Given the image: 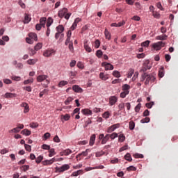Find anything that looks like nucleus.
<instances>
[{
    "instance_id": "f257e3e1",
    "label": "nucleus",
    "mask_w": 178,
    "mask_h": 178,
    "mask_svg": "<svg viewBox=\"0 0 178 178\" xmlns=\"http://www.w3.org/2000/svg\"><path fill=\"white\" fill-rule=\"evenodd\" d=\"M145 86H148L149 84V81H152L154 83L155 80H156V78L154 76V74H147L145 73Z\"/></svg>"
},
{
    "instance_id": "f03ea898",
    "label": "nucleus",
    "mask_w": 178,
    "mask_h": 178,
    "mask_svg": "<svg viewBox=\"0 0 178 178\" xmlns=\"http://www.w3.org/2000/svg\"><path fill=\"white\" fill-rule=\"evenodd\" d=\"M163 47H165L163 42H158L152 44V48H154L155 51H160V49H162Z\"/></svg>"
},
{
    "instance_id": "7ed1b4c3",
    "label": "nucleus",
    "mask_w": 178,
    "mask_h": 178,
    "mask_svg": "<svg viewBox=\"0 0 178 178\" xmlns=\"http://www.w3.org/2000/svg\"><path fill=\"white\" fill-rule=\"evenodd\" d=\"M83 47L86 52H92V49L90 47V42H88V40L86 39L83 41Z\"/></svg>"
},
{
    "instance_id": "20e7f679",
    "label": "nucleus",
    "mask_w": 178,
    "mask_h": 178,
    "mask_svg": "<svg viewBox=\"0 0 178 178\" xmlns=\"http://www.w3.org/2000/svg\"><path fill=\"white\" fill-rule=\"evenodd\" d=\"M102 66L105 67V70H113V65L109 63L103 62Z\"/></svg>"
},
{
    "instance_id": "39448f33",
    "label": "nucleus",
    "mask_w": 178,
    "mask_h": 178,
    "mask_svg": "<svg viewBox=\"0 0 178 178\" xmlns=\"http://www.w3.org/2000/svg\"><path fill=\"white\" fill-rule=\"evenodd\" d=\"M54 54L55 50L54 49L45 50L43 53V56H44L46 58H49V56H52Z\"/></svg>"
},
{
    "instance_id": "423d86ee",
    "label": "nucleus",
    "mask_w": 178,
    "mask_h": 178,
    "mask_svg": "<svg viewBox=\"0 0 178 178\" xmlns=\"http://www.w3.org/2000/svg\"><path fill=\"white\" fill-rule=\"evenodd\" d=\"M67 12L68 10L66 8H63L62 10H60L58 11V17H60V19L63 18Z\"/></svg>"
},
{
    "instance_id": "0eeeda50",
    "label": "nucleus",
    "mask_w": 178,
    "mask_h": 178,
    "mask_svg": "<svg viewBox=\"0 0 178 178\" xmlns=\"http://www.w3.org/2000/svg\"><path fill=\"white\" fill-rule=\"evenodd\" d=\"M70 169V166L68 164L63 165L61 167L58 168V172H65V170H69Z\"/></svg>"
},
{
    "instance_id": "6e6552de",
    "label": "nucleus",
    "mask_w": 178,
    "mask_h": 178,
    "mask_svg": "<svg viewBox=\"0 0 178 178\" xmlns=\"http://www.w3.org/2000/svg\"><path fill=\"white\" fill-rule=\"evenodd\" d=\"M117 102H118V97H116L115 96L110 97L109 104L111 106H113V105H115Z\"/></svg>"
},
{
    "instance_id": "1a4fd4ad",
    "label": "nucleus",
    "mask_w": 178,
    "mask_h": 178,
    "mask_svg": "<svg viewBox=\"0 0 178 178\" xmlns=\"http://www.w3.org/2000/svg\"><path fill=\"white\" fill-rule=\"evenodd\" d=\"M21 106L22 108H24V113H27L30 111V108L29 107V104L26 102H24V103L21 104Z\"/></svg>"
},
{
    "instance_id": "9d476101",
    "label": "nucleus",
    "mask_w": 178,
    "mask_h": 178,
    "mask_svg": "<svg viewBox=\"0 0 178 178\" xmlns=\"http://www.w3.org/2000/svg\"><path fill=\"white\" fill-rule=\"evenodd\" d=\"M72 90H73V91H74V92H79V93L83 92V88H80V86H79L77 85L73 86Z\"/></svg>"
},
{
    "instance_id": "9b49d317",
    "label": "nucleus",
    "mask_w": 178,
    "mask_h": 178,
    "mask_svg": "<svg viewBox=\"0 0 178 178\" xmlns=\"http://www.w3.org/2000/svg\"><path fill=\"white\" fill-rule=\"evenodd\" d=\"M47 79H48L47 75H39L37 77V81H38V83H41L44 81V80H47Z\"/></svg>"
},
{
    "instance_id": "f8f14e48",
    "label": "nucleus",
    "mask_w": 178,
    "mask_h": 178,
    "mask_svg": "<svg viewBox=\"0 0 178 178\" xmlns=\"http://www.w3.org/2000/svg\"><path fill=\"white\" fill-rule=\"evenodd\" d=\"M109 75L108 74H104V72H100L99 74V79H101L102 80H104V81L108 80V79H109Z\"/></svg>"
},
{
    "instance_id": "ddd939ff",
    "label": "nucleus",
    "mask_w": 178,
    "mask_h": 178,
    "mask_svg": "<svg viewBox=\"0 0 178 178\" xmlns=\"http://www.w3.org/2000/svg\"><path fill=\"white\" fill-rule=\"evenodd\" d=\"M143 67H145V69H147V70H149V69H151V67H152L151 64H149V61L148 60H145L143 63Z\"/></svg>"
},
{
    "instance_id": "4468645a",
    "label": "nucleus",
    "mask_w": 178,
    "mask_h": 178,
    "mask_svg": "<svg viewBox=\"0 0 178 178\" xmlns=\"http://www.w3.org/2000/svg\"><path fill=\"white\" fill-rule=\"evenodd\" d=\"M5 98H16L17 97V95L16 93H10V92H6L4 95Z\"/></svg>"
},
{
    "instance_id": "2eb2a0df",
    "label": "nucleus",
    "mask_w": 178,
    "mask_h": 178,
    "mask_svg": "<svg viewBox=\"0 0 178 178\" xmlns=\"http://www.w3.org/2000/svg\"><path fill=\"white\" fill-rule=\"evenodd\" d=\"M95 138H96L95 134H92L90 138L89 145L90 146L94 145V144L95 143Z\"/></svg>"
},
{
    "instance_id": "dca6fc26",
    "label": "nucleus",
    "mask_w": 178,
    "mask_h": 178,
    "mask_svg": "<svg viewBox=\"0 0 178 178\" xmlns=\"http://www.w3.org/2000/svg\"><path fill=\"white\" fill-rule=\"evenodd\" d=\"M110 138H111V134H106L104 136V139L102 140L101 144L102 145L106 144V143H108Z\"/></svg>"
},
{
    "instance_id": "f3484780",
    "label": "nucleus",
    "mask_w": 178,
    "mask_h": 178,
    "mask_svg": "<svg viewBox=\"0 0 178 178\" xmlns=\"http://www.w3.org/2000/svg\"><path fill=\"white\" fill-rule=\"evenodd\" d=\"M30 22H31V15L29 14H25L24 23L27 24L30 23Z\"/></svg>"
},
{
    "instance_id": "a211bd4d",
    "label": "nucleus",
    "mask_w": 178,
    "mask_h": 178,
    "mask_svg": "<svg viewBox=\"0 0 178 178\" xmlns=\"http://www.w3.org/2000/svg\"><path fill=\"white\" fill-rule=\"evenodd\" d=\"M29 38L31 40H34V41H38V37L37 36V35L34 33H30L29 34Z\"/></svg>"
},
{
    "instance_id": "6ab92c4d",
    "label": "nucleus",
    "mask_w": 178,
    "mask_h": 178,
    "mask_svg": "<svg viewBox=\"0 0 178 178\" xmlns=\"http://www.w3.org/2000/svg\"><path fill=\"white\" fill-rule=\"evenodd\" d=\"M57 33L62 34L63 31H65V27L63 25H59L56 28Z\"/></svg>"
},
{
    "instance_id": "aec40b11",
    "label": "nucleus",
    "mask_w": 178,
    "mask_h": 178,
    "mask_svg": "<svg viewBox=\"0 0 178 178\" xmlns=\"http://www.w3.org/2000/svg\"><path fill=\"white\" fill-rule=\"evenodd\" d=\"M81 112L83 115H92V111L88 108H84L81 110Z\"/></svg>"
},
{
    "instance_id": "412c9836",
    "label": "nucleus",
    "mask_w": 178,
    "mask_h": 178,
    "mask_svg": "<svg viewBox=\"0 0 178 178\" xmlns=\"http://www.w3.org/2000/svg\"><path fill=\"white\" fill-rule=\"evenodd\" d=\"M47 23V17H42L40 19V24L42 27H45V24Z\"/></svg>"
},
{
    "instance_id": "4be33fe9",
    "label": "nucleus",
    "mask_w": 178,
    "mask_h": 178,
    "mask_svg": "<svg viewBox=\"0 0 178 178\" xmlns=\"http://www.w3.org/2000/svg\"><path fill=\"white\" fill-rule=\"evenodd\" d=\"M168 35H161L156 37V40H160L161 41H165V40H167Z\"/></svg>"
},
{
    "instance_id": "5701e85b",
    "label": "nucleus",
    "mask_w": 178,
    "mask_h": 178,
    "mask_svg": "<svg viewBox=\"0 0 178 178\" xmlns=\"http://www.w3.org/2000/svg\"><path fill=\"white\" fill-rule=\"evenodd\" d=\"M38 61V60L37 58H34V59H29L26 62L28 65H35V63H37Z\"/></svg>"
},
{
    "instance_id": "b1692460",
    "label": "nucleus",
    "mask_w": 178,
    "mask_h": 178,
    "mask_svg": "<svg viewBox=\"0 0 178 178\" xmlns=\"http://www.w3.org/2000/svg\"><path fill=\"white\" fill-rule=\"evenodd\" d=\"M130 94V91H124L122 92L120 95V98H126L127 95H129Z\"/></svg>"
},
{
    "instance_id": "393cba45",
    "label": "nucleus",
    "mask_w": 178,
    "mask_h": 178,
    "mask_svg": "<svg viewBox=\"0 0 178 178\" xmlns=\"http://www.w3.org/2000/svg\"><path fill=\"white\" fill-rule=\"evenodd\" d=\"M61 120H65L67 121L69 119H70V114H65V115H62L60 117Z\"/></svg>"
},
{
    "instance_id": "a878e982",
    "label": "nucleus",
    "mask_w": 178,
    "mask_h": 178,
    "mask_svg": "<svg viewBox=\"0 0 178 178\" xmlns=\"http://www.w3.org/2000/svg\"><path fill=\"white\" fill-rule=\"evenodd\" d=\"M72 154V150L70 149H67L64 151H63L62 156L65 155V156H67V155H70Z\"/></svg>"
},
{
    "instance_id": "bb28decb",
    "label": "nucleus",
    "mask_w": 178,
    "mask_h": 178,
    "mask_svg": "<svg viewBox=\"0 0 178 178\" xmlns=\"http://www.w3.org/2000/svg\"><path fill=\"white\" fill-rule=\"evenodd\" d=\"M21 134H23L24 136H30V134H31V131L29 129H24L21 131Z\"/></svg>"
},
{
    "instance_id": "cd10ccee",
    "label": "nucleus",
    "mask_w": 178,
    "mask_h": 178,
    "mask_svg": "<svg viewBox=\"0 0 178 178\" xmlns=\"http://www.w3.org/2000/svg\"><path fill=\"white\" fill-rule=\"evenodd\" d=\"M130 88V85L129 84H124L122 87V91H129Z\"/></svg>"
},
{
    "instance_id": "c85d7f7f",
    "label": "nucleus",
    "mask_w": 178,
    "mask_h": 178,
    "mask_svg": "<svg viewBox=\"0 0 178 178\" xmlns=\"http://www.w3.org/2000/svg\"><path fill=\"white\" fill-rule=\"evenodd\" d=\"M124 159L126 161H128V162H131V161H133V159H131V155H130V153H127L125 156H124Z\"/></svg>"
},
{
    "instance_id": "c756f323",
    "label": "nucleus",
    "mask_w": 178,
    "mask_h": 178,
    "mask_svg": "<svg viewBox=\"0 0 178 178\" xmlns=\"http://www.w3.org/2000/svg\"><path fill=\"white\" fill-rule=\"evenodd\" d=\"M79 175H83L82 170H79L72 172V176L77 177V176H79Z\"/></svg>"
},
{
    "instance_id": "7c9ffc66",
    "label": "nucleus",
    "mask_w": 178,
    "mask_h": 178,
    "mask_svg": "<svg viewBox=\"0 0 178 178\" xmlns=\"http://www.w3.org/2000/svg\"><path fill=\"white\" fill-rule=\"evenodd\" d=\"M20 169L23 172H27V170H29V169H30V165H22L20 167Z\"/></svg>"
},
{
    "instance_id": "2f4dec72",
    "label": "nucleus",
    "mask_w": 178,
    "mask_h": 178,
    "mask_svg": "<svg viewBox=\"0 0 178 178\" xmlns=\"http://www.w3.org/2000/svg\"><path fill=\"white\" fill-rule=\"evenodd\" d=\"M104 34H105V37H106V38H107V40H111L112 36L111 35V33H109V31H108V29H105Z\"/></svg>"
},
{
    "instance_id": "473e14b6",
    "label": "nucleus",
    "mask_w": 178,
    "mask_h": 178,
    "mask_svg": "<svg viewBox=\"0 0 178 178\" xmlns=\"http://www.w3.org/2000/svg\"><path fill=\"white\" fill-rule=\"evenodd\" d=\"M127 170L128 172H136V170H137V168L134 167V165H131L128 168H127Z\"/></svg>"
},
{
    "instance_id": "72a5a7b5",
    "label": "nucleus",
    "mask_w": 178,
    "mask_h": 178,
    "mask_svg": "<svg viewBox=\"0 0 178 178\" xmlns=\"http://www.w3.org/2000/svg\"><path fill=\"white\" fill-rule=\"evenodd\" d=\"M41 48H42V43L39 42L35 46L34 49L35 51H40Z\"/></svg>"
},
{
    "instance_id": "f704fd0d",
    "label": "nucleus",
    "mask_w": 178,
    "mask_h": 178,
    "mask_svg": "<svg viewBox=\"0 0 178 178\" xmlns=\"http://www.w3.org/2000/svg\"><path fill=\"white\" fill-rule=\"evenodd\" d=\"M129 126V130H134V128L136 127V123H134L133 121H130Z\"/></svg>"
},
{
    "instance_id": "c9c22d12",
    "label": "nucleus",
    "mask_w": 178,
    "mask_h": 178,
    "mask_svg": "<svg viewBox=\"0 0 178 178\" xmlns=\"http://www.w3.org/2000/svg\"><path fill=\"white\" fill-rule=\"evenodd\" d=\"M32 83H34V79H33V78L25 80L24 81V84H25V86L27 84H31Z\"/></svg>"
},
{
    "instance_id": "e433bc0d",
    "label": "nucleus",
    "mask_w": 178,
    "mask_h": 178,
    "mask_svg": "<svg viewBox=\"0 0 178 178\" xmlns=\"http://www.w3.org/2000/svg\"><path fill=\"white\" fill-rule=\"evenodd\" d=\"M49 90L48 89H44V90H43L42 92H40L39 97H40V98H42V97H44V94H48V92H49Z\"/></svg>"
},
{
    "instance_id": "4c0bfd02",
    "label": "nucleus",
    "mask_w": 178,
    "mask_h": 178,
    "mask_svg": "<svg viewBox=\"0 0 178 178\" xmlns=\"http://www.w3.org/2000/svg\"><path fill=\"white\" fill-rule=\"evenodd\" d=\"M90 151V149H87L85 152H82L81 154H78V156H81V155H83V156H87Z\"/></svg>"
},
{
    "instance_id": "58836bf2",
    "label": "nucleus",
    "mask_w": 178,
    "mask_h": 178,
    "mask_svg": "<svg viewBox=\"0 0 178 178\" xmlns=\"http://www.w3.org/2000/svg\"><path fill=\"white\" fill-rule=\"evenodd\" d=\"M151 119L148 117H146L140 120V123H149Z\"/></svg>"
},
{
    "instance_id": "ea45409f",
    "label": "nucleus",
    "mask_w": 178,
    "mask_h": 178,
    "mask_svg": "<svg viewBox=\"0 0 178 178\" xmlns=\"http://www.w3.org/2000/svg\"><path fill=\"white\" fill-rule=\"evenodd\" d=\"M54 23V19L51 17L48 18L47 22V27H51V24Z\"/></svg>"
},
{
    "instance_id": "a19ab883",
    "label": "nucleus",
    "mask_w": 178,
    "mask_h": 178,
    "mask_svg": "<svg viewBox=\"0 0 178 178\" xmlns=\"http://www.w3.org/2000/svg\"><path fill=\"white\" fill-rule=\"evenodd\" d=\"M67 83L68 82L67 81H61L58 83V87H65Z\"/></svg>"
},
{
    "instance_id": "79ce46f5",
    "label": "nucleus",
    "mask_w": 178,
    "mask_h": 178,
    "mask_svg": "<svg viewBox=\"0 0 178 178\" xmlns=\"http://www.w3.org/2000/svg\"><path fill=\"white\" fill-rule=\"evenodd\" d=\"M49 156L51 158V157H52V156H54V155H56V152H55V149H49Z\"/></svg>"
},
{
    "instance_id": "37998d69",
    "label": "nucleus",
    "mask_w": 178,
    "mask_h": 178,
    "mask_svg": "<svg viewBox=\"0 0 178 178\" xmlns=\"http://www.w3.org/2000/svg\"><path fill=\"white\" fill-rule=\"evenodd\" d=\"M42 159H44V156H39L37 157L35 162L36 163H41V161H42Z\"/></svg>"
},
{
    "instance_id": "c03bdc74",
    "label": "nucleus",
    "mask_w": 178,
    "mask_h": 178,
    "mask_svg": "<svg viewBox=\"0 0 178 178\" xmlns=\"http://www.w3.org/2000/svg\"><path fill=\"white\" fill-rule=\"evenodd\" d=\"M102 116L104 119H109L111 113H109V111H106L105 113H104Z\"/></svg>"
},
{
    "instance_id": "a18cd8bd",
    "label": "nucleus",
    "mask_w": 178,
    "mask_h": 178,
    "mask_svg": "<svg viewBox=\"0 0 178 178\" xmlns=\"http://www.w3.org/2000/svg\"><path fill=\"white\" fill-rule=\"evenodd\" d=\"M20 129L17 127L16 128H13V129L8 131V133H19Z\"/></svg>"
},
{
    "instance_id": "49530a36",
    "label": "nucleus",
    "mask_w": 178,
    "mask_h": 178,
    "mask_svg": "<svg viewBox=\"0 0 178 178\" xmlns=\"http://www.w3.org/2000/svg\"><path fill=\"white\" fill-rule=\"evenodd\" d=\"M141 109V104L139 103L138 104L136 107H135V112H136L137 113H138V112H140V110Z\"/></svg>"
},
{
    "instance_id": "de8ad7c7",
    "label": "nucleus",
    "mask_w": 178,
    "mask_h": 178,
    "mask_svg": "<svg viewBox=\"0 0 178 178\" xmlns=\"http://www.w3.org/2000/svg\"><path fill=\"white\" fill-rule=\"evenodd\" d=\"M126 140V136H124L123 134H120L118 137V140L120 141L121 143H123Z\"/></svg>"
},
{
    "instance_id": "09e8293b",
    "label": "nucleus",
    "mask_w": 178,
    "mask_h": 178,
    "mask_svg": "<svg viewBox=\"0 0 178 178\" xmlns=\"http://www.w3.org/2000/svg\"><path fill=\"white\" fill-rule=\"evenodd\" d=\"M150 42H151V41L146 40V41L141 43V47H147L149 45Z\"/></svg>"
},
{
    "instance_id": "8fccbe9b",
    "label": "nucleus",
    "mask_w": 178,
    "mask_h": 178,
    "mask_svg": "<svg viewBox=\"0 0 178 178\" xmlns=\"http://www.w3.org/2000/svg\"><path fill=\"white\" fill-rule=\"evenodd\" d=\"M30 127H31L32 129H37V127H38V123L37 122H31L29 124Z\"/></svg>"
},
{
    "instance_id": "3c124183",
    "label": "nucleus",
    "mask_w": 178,
    "mask_h": 178,
    "mask_svg": "<svg viewBox=\"0 0 178 178\" xmlns=\"http://www.w3.org/2000/svg\"><path fill=\"white\" fill-rule=\"evenodd\" d=\"M120 127V124L119 123L111 126V129H113V130H116V129H119Z\"/></svg>"
},
{
    "instance_id": "603ef678",
    "label": "nucleus",
    "mask_w": 178,
    "mask_h": 178,
    "mask_svg": "<svg viewBox=\"0 0 178 178\" xmlns=\"http://www.w3.org/2000/svg\"><path fill=\"white\" fill-rule=\"evenodd\" d=\"M113 76H114V77L119 78L120 77V72H119V71H113Z\"/></svg>"
},
{
    "instance_id": "864d4df0",
    "label": "nucleus",
    "mask_w": 178,
    "mask_h": 178,
    "mask_svg": "<svg viewBox=\"0 0 178 178\" xmlns=\"http://www.w3.org/2000/svg\"><path fill=\"white\" fill-rule=\"evenodd\" d=\"M42 163L44 166H47V165H52V161L51 160H45L42 161Z\"/></svg>"
},
{
    "instance_id": "5fc2aeb1",
    "label": "nucleus",
    "mask_w": 178,
    "mask_h": 178,
    "mask_svg": "<svg viewBox=\"0 0 178 178\" xmlns=\"http://www.w3.org/2000/svg\"><path fill=\"white\" fill-rule=\"evenodd\" d=\"M72 101H73V97H68V98L65 101V105H69V104H70V102H72Z\"/></svg>"
},
{
    "instance_id": "6e6d98bb",
    "label": "nucleus",
    "mask_w": 178,
    "mask_h": 178,
    "mask_svg": "<svg viewBox=\"0 0 178 178\" xmlns=\"http://www.w3.org/2000/svg\"><path fill=\"white\" fill-rule=\"evenodd\" d=\"M23 90H25V91H28V92H31L33 88L31 86H25L23 87Z\"/></svg>"
},
{
    "instance_id": "4d7b16f0",
    "label": "nucleus",
    "mask_w": 178,
    "mask_h": 178,
    "mask_svg": "<svg viewBox=\"0 0 178 178\" xmlns=\"http://www.w3.org/2000/svg\"><path fill=\"white\" fill-rule=\"evenodd\" d=\"M163 76H165V73L163 72V67L162 69L159 71V76L162 78L163 77Z\"/></svg>"
},
{
    "instance_id": "13d9d810",
    "label": "nucleus",
    "mask_w": 178,
    "mask_h": 178,
    "mask_svg": "<svg viewBox=\"0 0 178 178\" xmlns=\"http://www.w3.org/2000/svg\"><path fill=\"white\" fill-rule=\"evenodd\" d=\"M25 149L29 152H31V146L27 144H24Z\"/></svg>"
},
{
    "instance_id": "bf43d9fd",
    "label": "nucleus",
    "mask_w": 178,
    "mask_h": 178,
    "mask_svg": "<svg viewBox=\"0 0 178 178\" xmlns=\"http://www.w3.org/2000/svg\"><path fill=\"white\" fill-rule=\"evenodd\" d=\"M42 149H47V150H49V149H51V146H49V145H48L47 144H43L42 145Z\"/></svg>"
},
{
    "instance_id": "052dcab7",
    "label": "nucleus",
    "mask_w": 178,
    "mask_h": 178,
    "mask_svg": "<svg viewBox=\"0 0 178 178\" xmlns=\"http://www.w3.org/2000/svg\"><path fill=\"white\" fill-rule=\"evenodd\" d=\"M133 74H134V70L131 69V70H129V73H128L127 77H128L129 79H130V77H131V76H133Z\"/></svg>"
},
{
    "instance_id": "680f3d73",
    "label": "nucleus",
    "mask_w": 178,
    "mask_h": 178,
    "mask_svg": "<svg viewBox=\"0 0 178 178\" xmlns=\"http://www.w3.org/2000/svg\"><path fill=\"white\" fill-rule=\"evenodd\" d=\"M96 56H97V58H102V51L97 50L96 52Z\"/></svg>"
},
{
    "instance_id": "e2e57ef3",
    "label": "nucleus",
    "mask_w": 178,
    "mask_h": 178,
    "mask_svg": "<svg viewBox=\"0 0 178 178\" xmlns=\"http://www.w3.org/2000/svg\"><path fill=\"white\" fill-rule=\"evenodd\" d=\"M154 105V102H151L149 103H147L145 104V106L148 108V109H151L152 108V106Z\"/></svg>"
},
{
    "instance_id": "0e129e2a",
    "label": "nucleus",
    "mask_w": 178,
    "mask_h": 178,
    "mask_svg": "<svg viewBox=\"0 0 178 178\" xmlns=\"http://www.w3.org/2000/svg\"><path fill=\"white\" fill-rule=\"evenodd\" d=\"M118 135L117 133H113L112 134L110 135V138H111V140H115V138H116V137H118Z\"/></svg>"
},
{
    "instance_id": "69168bd1",
    "label": "nucleus",
    "mask_w": 178,
    "mask_h": 178,
    "mask_svg": "<svg viewBox=\"0 0 178 178\" xmlns=\"http://www.w3.org/2000/svg\"><path fill=\"white\" fill-rule=\"evenodd\" d=\"M134 157L138 159V158H144V155L143 154H140L138 153H136L135 154L133 155Z\"/></svg>"
},
{
    "instance_id": "338daca9",
    "label": "nucleus",
    "mask_w": 178,
    "mask_h": 178,
    "mask_svg": "<svg viewBox=\"0 0 178 178\" xmlns=\"http://www.w3.org/2000/svg\"><path fill=\"white\" fill-rule=\"evenodd\" d=\"M119 111H122V109H124V103H120L118 105Z\"/></svg>"
},
{
    "instance_id": "774afa93",
    "label": "nucleus",
    "mask_w": 178,
    "mask_h": 178,
    "mask_svg": "<svg viewBox=\"0 0 178 178\" xmlns=\"http://www.w3.org/2000/svg\"><path fill=\"white\" fill-rule=\"evenodd\" d=\"M143 116H144V117L149 116V111H148V109L145 110L143 112Z\"/></svg>"
}]
</instances>
